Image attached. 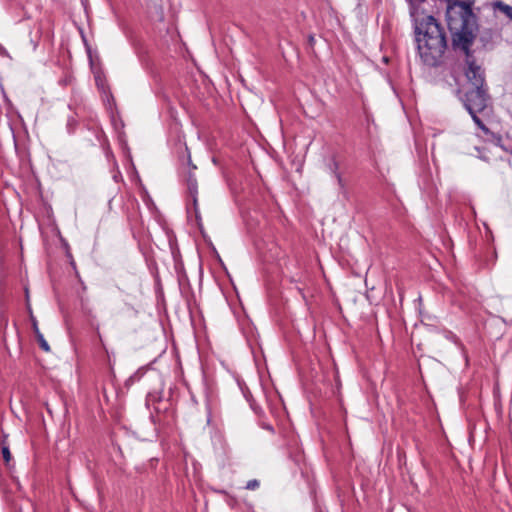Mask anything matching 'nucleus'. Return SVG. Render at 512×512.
I'll use <instances>...</instances> for the list:
<instances>
[{
	"label": "nucleus",
	"instance_id": "f257e3e1",
	"mask_svg": "<svg viewBox=\"0 0 512 512\" xmlns=\"http://www.w3.org/2000/svg\"><path fill=\"white\" fill-rule=\"evenodd\" d=\"M414 21L415 39L421 60L435 66L442 58L447 42L443 28L431 15L411 12Z\"/></svg>",
	"mask_w": 512,
	"mask_h": 512
},
{
	"label": "nucleus",
	"instance_id": "f03ea898",
	"mask_svg": "<svg viewBox=\"0 0 512 512\" xmlns=\"http://www.w3.org/2000/svg\"><path fill=\"white\" fill-rule=\"evenodd\" d=\"M446 20L454 47L463 50L468 59V56H471L470 46L478 30L476 15L472 11L470 0H447Z\"/></svg>",
	"mask_w": 512,
	"mask_h": 512
},
{
	"label": "nucleus",
	"instance_id": "7ed1b4c3",
	"mask_svg": "<svg viewBox=\"0 0 512 512\" xmlns=\"http://www.w3.org/2000/svg\"><path fill=\"white\" fill-rule=\"evenodd\" d=\"M465 77L469 87L465 91L464 104L470 114L483 111L487 106V95L484 86L483 71L471 56L466 59L464 68Z\"/></svg>",
	"mask_w": 512,
	"mask_h": 512
},
{
	"label": "nucleus",
	"instance_id": "20e7f679",
	"mask_svg": "<svg viewBox=\"0 0 512 512\" xmlns=\"http://www.w3.org/2000/svg\"><path fill=\"white\" fill-rule=\"evenodd\" d=\"M324 166L327 172H329L336 179L339 189L344 190L345 181L340 171V162L337 157L334 154L327 157L325 159Z\"/></svg>",
	"mask_w": 512,
	"mask_h": 512
},
{
	"label": "nucleus",
	"instance_id": "39448f33",
	"mask_svg": "<svg viewBox=\"0 0 512 512\" xmlns=\"http://www.w3.org/2000/svg\"><path fill=\"white\" fill-rule=\"evenodd\" d=\"M494 8L499 12L503 13L509 19H512V6L505 4L503 2H496L494 4Z\"/></svg>",
	"mask_w": 512,
	"mask_h": 512
},
{
	"label": "nucleus",
	"instance_id": "423d86ee",
	"mask_svg": "<svg viewBox=\"0 0 512 512\" xmlns=\"http://www.w3.org/2000/svg\"><path fill=\"white\" fill-rule=\"evenodd\" d=\"M34 332L36 334V338H37V341L40 345V347L46 351V352H49L50 351V346L48 345L47 341L44 339V336L42 335V333L39 331L38 327L36 324H34Z\"/></svg>",
	"mask_w": 512,
	"mask_h": 512
},
{
	"label": "nucleus",
	"instance_id": "0eeeda50",
	"mask_svg": "<svg viewBox=\"0 0 512 512\" xmlns=\"http://www.w3.org/2000/svg\"><path fill=\"white\" fill-rule=\"evenodd\" d=\"M259 487V481L256 479L250 480L246 484V489L248 490H255Z\"/></svg>",
	"mask_w": 512,
	"mask_h": 512
},
{
	"label": "nucleus",
	"instance_id": "6e6552de",
	"mask_svg": "<svg viewBox=\"0 0 512 512\" xmlns=\"http://www.w3.org/2000/svg\"><path fill=\"white\" fill-rule=\"evenodd\" d=\"M474 122L485 132H488V129L485 127V125L482 123V121L477 117L476 113L471 114Z\"/></svg>",
	"mask_w": 512,
	"mask_h": 512
},
{
	"label": "nucleus",
	"instance_id": "1a4fd4ad",
	"mask_svg": "<svg viewBox=\"0 0 512 512\" xmlns=\"http://www.w3.org/2000/svg\"><path fill=\"white\" fill-rule=\"evenodd\" d=\"M474 122L485 132H488V129L485 127V125L482 123V121L477 117L476 113L471 114Z\"/></svg>",
	"mask_w": 512,
	"mask_h": 512
},
{
	"label": "nucleus",
	"instance_id": "9d476101",
	"mask_svg": "<svg viewBox=\"0 0 512 512\" xmlns=\"http://www.w3.org/2000/svg\"><path fill=\"white\" fill-rule=\"evenodd\" d=\"M2 455H3V458H4L5 462H9L10 461L11 454H10V451H9L8 447H3L2 448Z\"/></svg>",
	"mask_w": 512,
	"mask_h": 512
}]
</instances>
